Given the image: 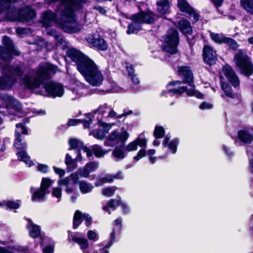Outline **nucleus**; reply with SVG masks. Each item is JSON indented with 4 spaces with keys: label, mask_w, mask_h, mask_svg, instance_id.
Here are the masks:
<instances>
[{
    "label": "nucleus",
    "mask_w": 253,
    "mask_h": 253,
    "mask_svg": "<svg viewBox=\"0 0 253 253\" xmlns=\"http://www.w3.org/2000/svg\"><path fill=\"white\" fill-rule=\"evenodd\" d=\"M237 137L245 144H250L253 141V134L248 129L244 128L238 130Z\"/></svg>",
    "instance_id": "obj_19"
},
{
    "label": "nucleus",
    "mask_w": 253,
    "mask_h": 253,
    "mask_svg": "<svg viewBox=\"0 0 253 253\" xmlns=\"http://www.w3.org/2000/svg\"><path fill=\"white\" fill-rule=\"evenodd\" d=\"M6 13L5 17L6 20L10 22H19L18 9L15 7H10L6 9Z\"/></svg>",
    "instance_id": "obj_22"
},
{
    "label": "nucleus",
    "mask_w": 253,
    "mask_h": 253,
    "mask_svg": "<svg viewBox=\"0 0 253 253\" xmlns=\"http://www.w3.org/2000/svg\"><path fill=\"white\" fill-rule=\"evenodd\" d=\"M223 77L221 76L219 77L220 80V83L222 90L226 96L232 99L235 98V95L233 92L231 85L228 83L223 81Z\"/></svg>",
    "instance_id": "obj_25"
},
{
    "label": "nucleus",
    "mask_w": 253,
    "mask_h": 253,
    "mask_svg": "<svg viewBox=\"0 0 253 253\" xmlns=\"http://www.w3.org/2000/svg\"><path fill=\"white\" fill-rule=\"evenodd\" d=\"M126 69L128 76H133V74H135V69L133 65L128 62L126 63Z\"/></svg>",
    "instance_id": "obj_62"
},
{
    "label": "nucleus",
    "mask_w": 253,
    "mask_h": 253,
    "mask_svg": "<svg viewBox=\"0 0 253 253\" xmlns=\"http://www.w3.org/2000/svg\"><path fill=\"white\" fill-rule=\"evenodd\" d=\"M10 2L8 0H0V13L9 8Z\"/></svg>",
    "instance_id": "obj_48"
},
{
    "label": "nucleus",
    "mask_w": 253,
    "mask_h": 253,
    "mask_svg": "<svg viewBox=\"0 0 253 253\" xmlns=\"http://www.w3.org/2000/svg\"><path fill=\"white\" fill-rule=\"evenodd\" d=\"M107 104L104 103L102 105H100L97 109L94 110V113H96L98 112L99 114L104 115L106 113L105 109H107Z\"/></svg>",
    "instance_id": "obj_57"
},
{
    "label": "nucleus",
    "mask_w": 253,
    "mask_h": 253,
    "mask_svg": "<svg viewBox=\"0 0 253 253\" xmlns=\"http://www.w3.org/2000/svg\"><path fill=\"white\" fill-rule=\"evenodd\" d=\"M114 181L112 175L110 174L107 176L98 179L94 183L95 187H98L105 183H112Z\"/></svg>",
    "instance_id": "obj_41"
},
{
    "label": "nucleus",
    "mask_w": 253,
    "mask_h": 253,
    "mask_svg": "<svg viewBox=\"0 0 253 253\" xmlns=\"http://www.w3.org/2000/svg\"><path fill=\"white\" fill-rule=\"evenodd\" d=\"M210 37L215 43L219 44H227L233 50H236L239 46L237 42L231 38L227 37L224 35L220 36L217 33H211Z\"/></svg>",
    "instance_id": "obj_15"
},
{
    "label": "nucleus",
    "mask_w": 253,
    "mask_h": 253,
    "mask_svg": "<svg viewBox=\"0 0 253 253\" xmlns=\"http://www.w3.org/2000/svg\"><path fill=\"white\" fill-rule=\"evenodd\" d=\"M28 223H30V225H27V228L29 230L30 237L34 239L37 238L41 235L40 227L34 224L30 218L28 219Z\"/></svg>",
    "instance_id": "obj_21"
},
{
    "label": "nucleus",
    "mask_w": 253,
    "mask_h": 253,
    "mask_svg": "<svg viewBox=\"0 0 253 253\" xmlns=\"http://www.w3.org/2000/svg\"><path fill=\"white\" fill-rule=\"evenodd\" d=\"M43 87L48 96L53 98L61 97L64 93L63 85L61 84L52 81L45 82L43 84Z\"/></svg>",
    "instance_id": "obj_7"
},
{
    "label": "nucleus",
    "mask_w": 253,
    "mask_h": 253,
    "mask_svg": "<svg viewBox=\"0 0 253 253\" xmlns=\"http://www.w3.org/2000/svg\"><path fill=\"white\" fill-rule=\"evenodd\" d=\"M86 40L88 43L98 50L105 51L108 48V46L106 41L97 32L88 35Z\"/></svg>",
    "instance_id": "obj_8"
},
{
    "label": "nucleus",
    "mask_w": 253,
    "mask_h": 253,
    "mask_svg": "<svg viewBox=\"0 0 253 253\" xmlns=\"http://www.w3.org/2000/svg\"><path fill=\"white\" fill-rule=\"evenodd\" d=\"M112 155L118 159H123L126 157L124 151L117 147L113 150Z\"/></svg>",
    "instance_id": "obj_47"
},
{
    "label": "nucleus",
    "mask_w": 253,
    "mask_h": 253,
    "mask_svg": "<svg viewBox=\"0 0 253 253\" xmlns=\"http://www.w3.org/2000/svg\"><path fill=\"white\" fill-rule=\"evenodd\" d=\"M69 177L70 178V180H71L72 181V183L73 184L75 185L79 184L80 181L79 180V173L78 172L72 173Z\"/></svg>",
    "instance_id": "obj_54"
},
{
    "label": "nucleus",
    "mask_w": 253,
    "mask_h": 253,
    "mask_svg": "<svg viewBox=\"0 0 253 253\" xmlns=\"http://www.w3.org/2000/svg\"><path fill=\"white\" fill-rule=\"evenodd\" d=\"M179 144V138L175 137L169 142V143L167 145V147L169 148L172 154H175L177 151V146Z\"/></svg>",
    "instance_id": "obj_36"
},
{
    "label": "nucleus",
    "mask_w": 253,
    "mask_h": 253,
    "mask_svg": "<svg viewBox=\"0 0 253 253\" xmlns=\"http://www.w3.org/2000/svg\"><path fill=\"white\" fill-rule=\"evenodd\" d=\"M178 74L183 78V80L180 81L182 84H187L192 87H195L194 75L190 67L187 66L179 67Z\"/></svg>",
    "instance_id": "obj_11"
},
{
    "label": "nucleus",
    "mask_w": 253,
    "mask_h": 253,
    "mask_svg": "<svg viewBox=\"0 0 253 253\" xmlns=\"http://www.w3.org/2000/svg\"><path fill=\"white\" fill-rule=\"evenodd\" d=\"M69 145L70 147L68 149V150H78L79 149H82V150L86 153L87 158H90L92 156L91 150L87 146H84L82 141L77 138H71L69 140Z\"/></svg>",
    "instance_id": "obj_17"
},
{
    "label": "nucleus",
    "mask_w": 253,
    "mask_h": 253,
    "mask_svg": "<svg viewBox=\"0 0 253 253\" xmlns=\"http://www.w3.org/2000/svg\"><path fill=\"white\" fill-rule=\"evenodd\" d=\"M19 22H25L34 19L37 15L36 10L28 5L18 9Z\"/></svg>",
    "instance_id": "obj_13"
},
{
    "label": "nucleus",
    "mask_w": 253,
    "mask_h": 253,
    "mask_svg": "<svg viewBox=\"0 0 253 253\" xmlns=\"http://www.w3.org/2000/svg\"><path fill=\"white\" fill-rule=\"evenodd\" d=\"M87 237L89 240H96L97 234L94 231L89 230L87 233Z\"/></svg>",
    "instance_id": "obj_64"
},
{
    "label": "nucleus",
    "mask_w": 253,
    "mask_h": 253,
    "mask_svg": "<svg viewBox=\"0 0 253 253\" xmlns=\"http://www.w3.org/2000/svg\"><path fill=\"white\" fill-rule=\"evenodd\" d=\"M240 3L247 13L253 15V0H240Z\"/></svg>",
    "instance_id": "obj_30"
},
{
    "label": "nucleus",
    "mask_w": 253,
    "mask_h": 253,
    "mask_svg": "<svg viewBox=\"0 0 253 253\" xmlns=\"http://www.w3.org/2000/svg\"><path fill=\"white\" fill-rule=\"evenodd\" d=\"M202 56L204 62L209 66L215 65L217 60L216 51L208 44L204 45Z\"/></svg>",
    "instance_id": "obj_12"
},
{
    "label": "nucleus",
    "mask_w": 253,
    "mask_h": 253,
    "mask_svg": "<svg viewBox=\"0 0 253 253\" xmlns=\"http://www.w3.org/2000/svg\"><path fill=\"white\" fill-rule=\"evenodd\" d=\"M121 199H110L107 203L106 205L102 208V209L106 212H108L109 214L111 213L109 208H111L113 211H115L117 207L120 206Z\"/></svg>",
    "instance_id": "obj_28"
},
{
    "label": "nucleus",
    "mask_w": 253,
    "mask_h": 253,
    "mask_svg": "<svg viewBox=\"0 0 253 253\" xmlns=\"http://www.w3.org/2000/svg\"><path fill=\"white\" fill-rule=\"evenodd\" d=\"M92 154L97 158H101L103 157L108 152L111 151V149L108 150H103L101 146L97 144H94L91 146L90 149Z\"/></svg>",
    "instance_id": "obj_32"
},
{
    "label": "nucleus",
    "mask_w": 253,
    "mask_h": 253,
    "mask_svg": "<svg viewBox=\"0 0 253 253\" xmlns=\"http://www.w3.org/2000/svg\"><path fill=\"white\" fill-rule=\"evenodd\" d=\"M165 130L162 126H156L153 132V136L156 139L162 138L165 136Z\"/></svg>",
    "instance_id": "obj_37"
},
{
    "label": "nucleus",
    "mask_w": 253,
    "mask_h": 253,
    "mask_svg": "<svg viewBox=\"0 0 253 253\" xmlns=\"http://www.w3.org/2000/svg\"><path fill=\"white\" fill-rule=\"evenodd\" d=\"M77 161L75 159H74L66 165L67 167V171H72L77 168Z\"/></svg>",
    "instance_id": "obj_56"
},
{
    "label": "nucleus",
    "mask_w": 253,
    "mask_h": 253,
    "mask_svg": "<svg viewBox=\"0 0 253 253\" xmlns=\"http://www.w3.org/2000/svg\"><path fill=\"white\" fill-rule=\"evenodd\" d=\"M20 200L14 201H3V205L6 207V209L10 210H17L20 208V205L19 204Z\"/></svg>",
    "instance_id": "obj_34"
},
{
    "label": "nucleus",
    "mask_w": 253,
    "mask_h": 253,
    "mask_svg": "<svg viewBox=\"0 0 253 253\" xmlns=\"http://www.w3.org/2000/svg\"><path fill=\"white\" fill-rule=\"evenodd\" d=\"M15 126L17 128H20L21 131L15 129L14 131L15 139L14 140V146L18 149H23L26 145L25 141H23L22 134H28V130L25 126V123H20L16 124Z\"/></svg>",
    "instance_id": "obj_10"
},
{
    "label": "nucleus",
    "mask_w": 253,
    "mask_h": 253,
    "mask_svg": "<svg viewBox=\"0 0 253 253\" xmlns=\"http://www.w3.org/2000/svg\"><path fill=\"white\" fill-rule=\"evenodd\" d=\"M213 105L211 103L204 101L201 103L199 106V108L201 110H204L207 109H211L212 108Z\"/></svg>",
    "instance_id": "obj_61"
},
{
    "label": "nucleus",
    "mask_w": 253,
    "mask_h": 253,
    "mask_svg": "<svg viewBox=\"0 0 253 253\" xmlns=\"http://www.w3.org/2000/svg\"><path fill=\"white\" fill-rule=\"evenodd\" d=\"M177 27L179 30L185 35H191L193 29L190 21L185 18L178 21Z\"/></svg>",
    "instance_id": "obj_20"
},
{
    "label": "nucleus",
    "mask_w": 253,
    "mask_h": 253,
    "mask_svg": "<svg viewBox=\"0 0 253 253\" xmlns=\"http://www.w3.org/2000/svg\"><path fill=\"white\" fill-rule=\"evenodd\" d=\"M83 218L84 219V224L87 227H89L92 223V220L91 216H89L88 213H84V214Z\"/></svg>",
    "instance_id": "obj_58"
},
{
    "label": "nucleus",
    "mask_w": 253,
    "mask_h": 253,
    "mask_svg": "<svg viewBox=\"0 0 253 253\" xmlns=\"http://www.w3.org/2000/svg\"><path fill=\"white\" fill-rule=\"evenodd\" d=\"M140 30V25H136L133 23H130L127 25V29L126 33L127 35H130L134 33L137 34Z\"/></svg>",
    "instance_id": "obj_40"
},
{
    "label": "nucleus",
    "mask_w": 253,
    "mask_h": 253,
    "mask_svg": "<svg viewBox=\"0 0 253 253\" xmlns=\"http://www.w3.org/2000/svg\"><path fill=\"white\" fill-rule=\"evenodd\" d=\"M53 181L48 177H43L42 179L40 188L46 192H49L48 188L53 184Z\"/></svg>",
    "instance_id": "obj_39"
},
{
    "label": "nucleus",
    "mask_w": 253,
    "mask_h": 253,
    "mask_svg": "<svg viewBox=\"0 0 253 253\" xmlns=\"http://www.w3.org/2000/svg\"><path fill=\"white\" fill-rule=\"evenodd\" d=\"M0 99L9 103L12 107L15 102H18L12 95L3 92L0 93Z\"/></svg>",
    "instance_id": "obj_35"
},
{
    "label": "nucleus",
    "mask_w": 253,
    "mask_h": 253,
    "mask_svg": "<svg viewBox=\"0 0 253 253\" xmlns=\"http://www.w3.org/2000/svg\"><path fill=\"white\" fill-rule=\"evenodd\" d=\"M81 192L85 194L91 191L92 188H90L89 185L85 181H81L79 184Z\"/></svg>",
    "instance_id": "obj_44"
},
{
    "label": "nucleus",
    "mask_w": 253,
    "mask_h": 253,
    "mask_svg": "<svg viewBox=\"0 0 253 253\" xmlns=\"http://www.w3.org/2000/svg\"><path fill=\"white\" fill-rule=\"evenodd\" d=\"M80 119H70L68 120L67 125L68 127L72 126H77L78 124H80Z\"/></svg>",
    "instance_id": "obj_63"
},
{
    "label": "nucleus",
    "mask_w": 253,
    "mask_h": 253,
    "mask_svg": "<svg viewBox=\"0 0 253 253\" xmlns=\"http://www.w3.org/2000/svg\"><path fill=\"white\" fill-rule=\"evenodd\" d=\"M78 171H79L81 176L85 178L89 177L90 170L85 167V166L83 168H79Z\"/></svg>",
    "instance_id": "obj_51"
},
{
    "label": "nucleus",
    "mask_w": 253,
    "mask_h": 253,
    "mask_svg": "<svg viewBox=\"0 0 253 253\" xmlns=\"http://www.w3.org/2000/svg\"><path fill=\"white\" fill-rule=\"evenodd\" d=\"M137 149V146L134 140L129 143L126 147V150L127 152L136 151Z\"/></svg>",
    "instance_id": "obj_52"
},
{
    "label": "nucleus",
    "mask_w": 253,
    "mask_h": 253,
    "mask_svg": "<svg viewBox=\"0 0 253 253\" xmlns=\"http://www.w3.org/2000/svg\"><path fill=\"white\" fill-rule=\"evenodd\" d=\"M177 6L179 11L182 13H185L187 18L191 16L193 17V23L197 22L199 20V15L195 9L192 7L186 0H178Z\"/></svg>",
    "instance_id": "obj_9"
},
{
    "label": "nucleus",
    "mask_w": 253,
    "mask_h": 253,
    "mask_svg": "<svg viewBox=\"0 0 253 253\" xmlns=\"http://www.w3.org/2000/svg\"><path fill=\"white\" fill-rule=\"evenodd\" d=\"M34 187H32L30 188V192L32 194V200L33 201H40L42 199L46 194L49 193V192H46L41 188H37L35 191H33Z\"/></svg>",
    "instance_id": "obj_27"
},
{
    "label": "nucleus",
    "mask_w": 253,
    "mask_h": 253,
    "mask_svg": "<svg viewBox=\"0 0 253 253\" xmlns=\"http://www.w3.org/2000/svg\"><path fill=\"white\" fill-rule=\"evenodd\" d=\"M85 167L90 171H93L96 169L98 167V164L94 161L89 162L85 164Z\"/></svg>",
    "instance_id": "obj_55"
},
{
    "label": "nucleus",
    "mask_w": 253,
    "mask_h": 253,
    "mask_svg": "<svg viewBox=\"0 0 253 253\" xmlns=\"http://www.w3.org/2000/svg\"><path fill=\"white\" fill-rule=\"evenodd\" d=\"M26 146L27 145L22 149L15 148L18 150V152L17 153V155L19 161L24 162L26 164H28L29 166L31 167L34 165V163L32 161L30 160V157L26 154L25 152Z\"/></svg>",
    "instance_id": "obj_23"
},
{
    "label": "nucleus",
    "mask_w": 253,
    "mask_h": 253,
    "mask_svg": "<svg viewBox=\"0 0 253 253\" xmlns=\"http://www.w3.org/2000/svg\"><path fill=\"white\" fill-rule=\"evenodd\" d=\"M147 154V151L145 149H141L136 156L133 157V159L136 161H139L141 158L144 157Z\"/></svg>",
    "instance_id": "obj_53"
},
{
    "label": "nucleus",
    "mask_w": 253,
    "mask_h": 253,
    "mask_svg": "<svg viewBox=\"0 0 253 253\" xmlns=\"http://www.w3.org/2000/svg\"><path fill=\"white\" fill-rule=\"evenodd\" d=\"M158 6L157 11L162 15H165L169 12L170 8V4L169 0H160L157 1Z\"/></svg>",
    "instance_id": "obj_26"
},
{
    "label": "nucleus",
    "mask_w": 253,
    "mask_h": 253,
    "mask_svg": "<svg viewBox=\"0 0 253 253\" xmlns=\"http://www.w3.org/2000/svg\"><path fill=\"white\" fill-rule=\"evenodd\" d=\"M2 43L4 46H0V57L4 60H10L13 56L20 55V52L15 49L13 41L8 36L3 37Z\"/></svg>",
    "instance_id": "obj_6"
},
{
    "label": "nucleus",
    "mask_w": 253,
    "mask_h": 253,
    "mask_svg": "<svg viewBox=\"0 0 253 253\" xmlns=\"http://www.w3.org/2000/svg\"><path fill=\"white\" fill-rule=\"evenodd\" d=\"M115 191V189L114 187H109L103 189L102 193L103 195L107 197H111L114 194Z\"/></svg>",
    "instance_id": "obj_49"
},
{
    "label": "nucleus",
    "mask_w": 253,
    "mask_h": 253,
    "mask_svg": "<svg viewBox=\"0 0 253 253\" xmlns=\"http://www.w3.org/2000/svg\"><path fill=\"white\" fill-rule=\"evenodd\" d=\"M14 83V82L12 77L10 75H6L0 78V89L2 90L10 89Z\"/></svg>",
    "instance_id": "obj_24"
},
{
    "label": "nucleus",
    "mask_w": 253,
    "mask_h": 253,
    "mask_svg": "<svg viewBox=\"0 0 253 253\" xmlns=\"http://www.w3.org/2000/svg\"><path fill=\"white\" fill-rule=\"evenodd\" d=\"M77 69L90 85L98 86L102 84L103 77L101 72L95 62L87 55L77 65Z\"/></svg>",
    "instance_id": "obj_2"
},
{
    "label": "nucleus",
    "mask_w": 253,
    "mask_h": 253,
    "mask_svg": "<svg viewBox=\"0 0 253 253\" xmlns=\"http://www.w3.org/2000/svg\"><path fill=\"white\" fill-rule=\"evenodd\" d=\"M222 71L228 82L233 86L237 87L239 85V79L233 68L230 65L226 63L222 66Z\"/></svg>",
    "instance_id": "obj_14"
},
{
    "label": "nucleus",
    "mask_w": 253,
    "mask_h": 253,
    "mask_svg": "<svg viewBox=\"0 0 253 253\" xmlns=\"http://www.w3.org/2000/svg\"><path fill=\"white\" fill-rule=\"evenodd\" d=\"M143 11H140L136 13L131 15L128 19L132 20L135 23L142 24V18Z\"/></svg>",
    "instance_id": "obj_42"
},
{
    "label": "nucleus",
    "mask_w": 253,
    "mask_h": 253,
    "mask_svg": "<svg viewBox=\"0 0 253 253\" xmlns=\"http://www.w3.org/2000/svg\"><path fill=\"white\" fill-rule=\"evenodd\" d=\"M84 214L79 210L74 213L73 221V228L76 229L82 224L83 220Z\"/></svg>",
    "instance_id": "obj_33"
},
{
    "label": "nucleus",
    "mask_w": 253,
    "mask_h": 253,
    "mask_svg": "<svg viewBox=\"0 0 253 253\" xmlns=\"http://www.w3.org/2000/svg\"><path fill=\"white\" fill-rule=\"evenodd\" d=\"M179 42V35L177 30L171 28L167 31L165 39L164 44L162 46L163 51L171 55L177 52V46Z\"/></svg>",
    "instance_id": "obj_5"
},
{
    "label": "nucleus",
    "mask_w": 253,
    "mask_h": 253,
    "mask_svg": "<svg viewBox=\"0 0 253 253\" xmlns=\"http://www.w3.org/2000/svg\"><path fill=\"white\" fill-rule=\"evenodd\" d=\"M71 237L72 240L74 242L78 244L80 246L81 249L83 251L88 248V241L86 238L80 237L75 235H72Z\"/></svg>",
    "instance_id": "obj_29"
},
{
    "label": "nucleus",
    "mask_w": 253,
    "mask_h": 253,
    "mask_svg": "<svg viewBox=\"0 0 253 253\" xmlns=\"http://www.w3.org/2000/svg\"><path fill=\"white\" fill-rule=\"evenodd\" d=\"M54 72L52 66H40L36 72V76L32 80L26 81V85L30 89L39 88L42 84L49 82L51 74Z\"/></svg>",
    "instance_id": "obj_3"
},
{
    "label": "nucleus",
    "mask_w": 253,
    "mask_h": 253,
    "mask_svg": "<svg viewBox=\"0 0 253 253\" xmlns=\"http://www.w3.org/2000/svg\"><path fill=\"white\" fill-rule=\"evenodd\" d=\"M66 56L70 59L72 62L75 63L77 67L86 55L76 48H71L67 50Z\"/></svg>",
    "instance_id": "obj_18"
},
{
    "label": "nucleus",
    "mask_w": 253,
    "mask_h": 253,
    "mask_svg": "<svg viewBox=\"0 0 253 253\" xmlns=\"http://www.w3.org/2000/svg\"><path fill=\"white\" fill-rule=\"evenodd\" d=\"M234 60L240 74L247 77L253 74V64L249 57L244 54L242 50H239L236 53Z\"/></svg>",
    "instance_id": "obj_4"
},
{
    "label": "nucleus",
    "mask_w": 253,
    "mask_h": 253,
    "mask_svg": "<svg viewBox=\"0 0 253 253\" xmlns=\"http://www.w3.org/2000/svg\"><path fill=\"white\" fill-rule=\"evenodd\" d=\"M86 0H61L63 9H58L60 16L58 17V24L65 32H74V28L68 24L74 23L76 21L75 11L83 7V3H86Z\"/></svg>",
    "instance_id": "obj_1"
},
{
    "label": "nucleus",
    "mask_w": 253,
    "mask_h": 253,
    "mask_svg": "<svg viewBox=\"0 0 253 253\" xmlns=\"http://www.w3.org/2000/svg\"><path fill=\"white\" fill-rule=\"evenodd\" d=\"M121 135V132L119 133L117 130H114L108 135V140L110 141H117L116 144H118L119 143Z\"/></svg>",
    "instance_id": "obj_46"
},
{
    "label": "nucleus",
    "mask_w": 253,
    "mask_h": 253,
    "mask_svg": "<svg viewBox=\"0 0 253 253\" xmlns=\"http://www.w3.org/2000/svg\"><path fill=\"white\" fill-rule=\"evenodd\" d=\"M86 118L87 120L80 119V124L83 125L84 128H88L90 127V126L92 122V119L90 117L91 114L90 113L85 114Z\"/></svg>",
    "instance_id": "obj_45"
},
{
    "label": "nucleus",
    "mask_w": 253,
    "mask_h": 253,
    "mask_svg": "<svg viewBox=\"0 0 253 253\" xmlns=\"http://www.w3.org/2000/svg\"><path fill=\"white\" fill-rule=\"evenodd\" d=\"M59 10H56L54 12L51 10H48L43 12L41 23L44 27H49L51 26L52 23L58 24V15L57 13Z\"/></svg>",
    "instance_id": "obj_16"
},
{
    "label": "nucleus",
    "mask_w": 253,
    "mask_h": 253,
    "mask_svg": "<svg viewBox=\"0 0 253 253\" xmlns=\"http://www.w3.org/2000/svg\"><path fill=\"white\" fill-rule=\"evenodd\" d=\"M37 169L42 173H46L48 170V166L45 164H38L37 165Z\"/></svg>",
    "instance_id": "obj_59"
},
{
    "label": "nucleus",
    "mask_w": 253,
    "mask_h": 253,
    "mask_svg": "<svg viewBox=\"0 0 253 253\" xmlns=\"http://www.w3.org/2000/svg\"><path fill=\"white\" fill-rule=\"evenodd\" d=\"M8 71L10 74H14L19 77H22L24 73L22 68L19 66L16 67L9 66L8 67Z\"/></svg>",
    "instance_id": "obj_38"
},
{
    "label": "nucleus",
    "mask_w": 253,
    "mask_h": 253,
    "mask_svg": "<svg viewBox=\"0 0 253 253\" xmlns=\"http://www.w3.org/2000/svg\"><path fill=\"white\" fill-rule=\"evenodd\" d=\"M52 195L56 198H60L62 196V189L60 187H55L53 188Z\"/></svg>",
    "instance_id": "obj_60"
},
{
    "label": "nucleus",
    "mask_w": 253,
    "mask_h": 253,
    "mask_svg": "<svg viewBox=\"0 0 253 253\" xmlns=\"http://www.w3.org/2000/svg\"><path fill=\"white\" fill-rule=\"evenodd\" d=\"M143 15L142 18V24H153L155 21V13L150 10L147 11H143Z\"/></svg>",
    "instance_id": "obj_31"
},
{
    "label": "nucleus",
    "mask_w": 253,
    "mask_h": 253,
    "mask_svg": "<svg viewBox=\"0 0 253 253\" xmlns=\"http://www.w3.org/2000/svg\"><path fill=\"white\" fill-rule=\"evenodd\" d=\"M129 137V133L126 130H124L121 132V135L120 136V140L121 144L120 145V148L122 150L123 148H126V141L127 140Z\"/></svg>",
    "instance_id": "obj_43"
},
{
    "label": "nucleus",
    "mask_w": 253,
    "mask_h": 253,
    "mask_svg": "<svg viewBox=\"0 0 253 253\" xmlns=\"http://www.w3.org/2000/svg\"><path fill=\"white\" fill-rule=\"evenodd\" d=\"M134 141H135L137 146H139L143 148L146 147L147 145V140L145 138H141L139 136H138L134 139Z\"/></svg>",
    "instance_id": "obj_50"
}]
</instances>
